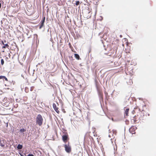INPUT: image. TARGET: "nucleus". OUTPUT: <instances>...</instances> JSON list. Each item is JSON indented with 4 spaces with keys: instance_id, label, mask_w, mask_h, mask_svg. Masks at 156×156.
I'll list each match as a JSON object with an SVG mask.
<instances>
[{
    "instance_id": "nucleus-19",
    "label": "nucleus",
    "mask_w": 156,
    "mask_h": 156,
    "mask_svg": "<svg viewBox=\"0 0 156 156\" xmlns=\"http://www.w3.org/2000/svg\"><path fill=\"white\" fill-rule=\"evenodd\" d=\"M24 155H25V156H34V155L32 154H29L27 155H26L25 154H24Z\"/></svg>"
},
{
    "instance_id": "nucleus-23",
    "label": "nucleus",
    "mask_w": 156,
    "mask_h": 156,
    "mask_svg": "<svg viewBox=\"0 0 156 156\" xmlns=\"http://www.w3.org/2000/svg\"><path fill=\"white\" fill-rule=\"evenodd\" d=\"M3 77H4V76H0V80L2 79H3Z\"/></svg>"
},
{
    "instance_id": "nucleus-42",
    "label": "nucleus",
    "mask_w": 156,
    "mask_h": 156,
    "mask_svg": "<svg viewBox=\"0 0 156 156\" xmlns=\"http://www.w3.org/2000/svg\"><path fill=\"white\" fill-rule=\"evenodd\" d=\"M9 82L10 83H11L12 82H11V81H9Z\"/></svg>"
},
{
    "instance_id": "nucleus-3",
    "label": "nucleus",
    "mask_w": 156,
    "mask_h": 156,
    "mask_svg": "<svg viewBox=\"0 0 156 156\" xmlns=\"http://www.w3.org/2000/svg\"><path fill=\"white\" fill-rule=\"evenodd\" d=\"M62 139L64 143L66 144L69 140V137L67 133H65L62 135Z\"/></svg>"
},
{
    "instance_id": "nucleus-41",
    "label": "nucleus",
    "mask_w": 156,
    "mask_h": 156,
    "mask_svg": "<svg viewBox=\"0 0 156 156\" xmlns=\"http://www.w3.org/2000/svg\"><path fill=\"white\" fill-rule=\"evenodd\" d=\"M1 142H2V140H0V143H1Z\"/></svg>"
},
{
    "instance_id": "nucleus-4",
    "label": "nucleus",
    "mask_w": 156,
    "mask_h": 156,
    "mask_svg": "<svg viewBox=\"0 0 156 156\" xmlns=\"http://www.w3.org/2000/svg\"><path fill=\"white\" fill-rule=\"evenodd\" d=\"M69 142H68V144H65L63 145L65 147L66 151L68 153H69L71 151V147L69 145Z\"/></svg>"
},
{
    "instance_id": "nucleus-15",
    "label": "nucleus",
    "mask_w": 156,
    "mask_h": 156,
    "mask_svg": "<svg viewBox=\"0 0 156 156\" xmlns=\"http://www.w3.org/2000/svg\"><path fill=\"white\" fill-rule=\"evenodd\" d=\"M11 131L12 133H13L14 132V128L13 126L11 127Z\"/></svg>"
},
{
    "instance_id": "nucleus-7",
    "label": "nucleus",
    "mask_w": 156,
    "mask_h": 156,
    "mask_svg": "<svg viewBox=\"0 0 156 156\" xmlns=\"http://www.w3.org/2000/svg\"><path fill=\"white\" fill-rule=\"evenodd\" d=\"M1 42L2 44L3 45V46H2V48H6L9 47V45L7 43L4 44L3 41L2 40Z\"/></svg>"
},
{
    "instance_id": "nucleus-31",
    "label": "nucleus",
    "mask_w": 156,
    "mask_h": 156,
    "mask_svg": "<svg viewBox=\"0 0 156 156\" xmlns=\"http://www.w3.org/2000/svg\"><path fill=\"white\" fill-rule=\"evenodd\" d=\"M1 3H0V9L1 8Z\"/></svg>"
},
{
    "instance_id": "nucleus-6",
    "label": "nucleus",
    "mask_w": 156,
    "mask_h": 156,
    "mask_svg": "<svg viewBox=\"0 0 156 156\" xmlns=\"http://www.w3.org/2000/svg\"><path fill=\"white\" fill-rule=\"evenodd\" d=\"M53 108L55 110V112L58 113H59V111L58 110V108L57 107L56 104L55 103H53Z\"/></svg>"
},
{
    "instance_id": "nucleus-43",
    "label": "nucleus",
    "mask_w": 156,
    "mask_h": 156,
    "mask_svg": "<svg viewBox=\"0 0 156 156\" xmlns=\"http://www.w3.org/2000/svg\"><path fill=\"white\" fill-rule=\"evenodd\" d=\"M108 136L110 137H111V136L110 135H109Z\"/></svg>"
},
{
    "instance_id": "nucleus-36",
    "label": "nucleus",
    "mask_w": 156,
    "mask_h": 156,
    "mask_svg": "<svg viewBox=\"0 0 156 156\" xmlns=\"http://www.w3.org/2000/svg\"><path fill=\"white\" fill-rule=\"evenodd\" d=\"M63 112H64V113H65V112H65V110H64V111H63Z\"/></svg>"
},
{
    "instance_id": "nucleus-49",
    "label": "nucleus",
    "mask_w": 156,
    "mask_h": 156,
    "mask_svg": "<svg viewBox=\"0 0 156 156\" xmlns=\"http://www.w3.org/2000/svg\"><path fill=\"white\" fill-rule=\"evenodd\" d=\"M139 100H140V98H139Z\"/></svg>"
},
{
    "instance_id": "nucleus-17",
    "label": "nucleus",
    "mask_w": 156,
    "mask_h": 156,
    "mask_svg": "<svg viewBox=\"0 0 156 156\" xmlns=\"http://www.w3.org/2000/svg\"><path fill=\"white\" fill-rule=\"evenodd\" d=\"M63 131H62L63 134H64L65 133H67V130L66 129L64 128L62 129Z\"/></svg>"
},
{
    "instance_id": "nucleus-26",
    "label": "nucleus",
    "mask_w": 156,
    "mask_h": 156,
    "mask_svg": "<svg viewBox=\"0 0 156 156\" xmlns=\"http://www.w3.org/2000/svg\"><path fill=\"white\" fill-rule=\"evenodd\" d=\"M131 128H130L129 129V131L130 133H132V131L131 130Z\"/></svg>"
},
{
    "instance_id": "nucleus-20",
    "label": "nucleus",
    "mask_w": 156,
    "mask_h": 156,
    "mask_svg": "<svg viewBox=\"0 0 156 156\" xmlns=\"http://www.w3.org/2000/svg\"><path fill=\"white\" fill-rule=\"evenodd\" d=\"M0 146L2 147H4L5 146V145L3 144L2 142H1L0 143Z\"/></svg>"
},
{
    "instance_id": "nucleus-28",
    "label": "nucleus",
    "mask_w": 156,
    "mask_h": 156,
    "mask_svg": "<svg viewBox=\"0 0 156 156\" xmlns=\"http://www.w3.org/2000/svg\"><path fill=\"white\" fill-rule=\"evenodd\" d=\"M50 41H51V42H52V41H53V40L52 38H51Z\"/></svg>"
},
{
    "instance_id": "nucleus-13",
    "label": "nucleus",
    "mask_w": 156,
    "mask_h": 156,
    "mask_svg": "<svg viewBox=\"0 0 156 156\" xmlns=\"http://www.w3.org/2000/svg\"><path fill=\"white\" fill-rule=\"evenodd\" d=\"M98 65V64L97 62H94L92 66H93V69H94Z\"/></svg>"
},
{
    "instance_id": "nucleus-40",
    "label": "nucleus",
    "mask_w": 156,
    "mask_h": 156,
    "mask_svg": "<svg viewBox=\"0 0 156 156\" xmlns=\"http://www.w3.org/2000/svg\"><path fill=\"white\" fill-rule=\"evenodd\" d=\"M120 37H122V36L121 35H120Z\"/></svg>"
},
{
    "instance_id": "nucleus-5",
    "label": "nucleus",
    "mask_w": 156,
    "mask_h": 156,
    "mask_svg": "<svg viewBox=\"0 0 156 156\" xmlns=\"http://www.w3.org/2000/svg\"><path fill=\"white\" fill-rule=\"evenodd\" d=\"M45 17H44L43 18H42L40 23L39 24V25H40L39 26V29H41V28L44 26V23L45 21Z\"/></svg>"
},
{
    "instance_id": "nucleus-12",
    "label": "nucleus",
    "mask_w": 156,
    "mask_h": 156,
    "mask_svg": "<svg viewBox=\"0 0 156 156\" xmlns=\"http://www.w3.org/2000/svg\"><path fill=\"white\" fill-rule=\"evenodd\" d=\"M74 55L75 58L77 60H79L80 59L79 55L78 54H75Z\"/></svg>"
},
{
    "instance_id": "nucleus-22",
    "label": "nucleus",
    "mask_w": 156,
    "mask_h": 156,
    "mask_svg": "<svg viewBox=\"0 0 156 156\" xmlns=\"http://www.w3.org/2000/svg\"><path fill=\"white\" fill-rule=\"evenodd\" d=\"M3 79H4L6 81H8V79L5 76H4V77H3Z\"/></svg>"
},
{
    "instance_id": "nucleus-9",
    "label": "nucleus",
    "mask_w": 156,
    "mask_h": 156,
    "mask_svg": "<svg viewBox=\"0 0 156 156\" xmlns=\"http://www.w3.org/2000/svg\"><path fill=\"white\" fill-rule=\"evenodd\" d=\"M104 93H105V102L106 100H108V93L106 91H104Z\"/></svg>"
},
{
    "instance_id": "nucleus-8",
    "label": "nucleus",
    "mask_w": 156,
    "mask_h": 156,
    "mask_svg": "<svg viewBox=\"0 0 156 156\" xmlns=\"http://www.w3.org/2000/svg\"><path fill=\"white\" fill-rule=\"evenodd\" d=\"M129 108H126V109L125 110V115H126V116H127L129 115L128 114H129Z\"/></svg>"
},
{
    "instance_id": "nucleus-18",
    "label": "nucleus",
    "mask_w": 156,
    "mask_h": 156,
    "mask_svg": "<svg viewBox=\"0 0 156 156\" xmlns=\"http://www.w3.org/2000/svg\"><path fill=\"white\" fill-rule=\"evenodd\" d=\"M4 61L3 59H2L1 60V64L3 65L4 64Z\"/></svg>"
},
{
    "instance_id": "nucleus-10",
    "label": "nucleus",
    "mask_w": 156,
    "mask_h": 156,
    "mask_svg": "<svg viewBox=\"0 0 156 156\" xmlns=\"http://www.w3.org/2000/svg\"><path fill=\"white\" fill-rule=\"evenodd\" d=\"M26 129L24 128H22L20 129L19 130V132L21 133H23V134H24V133L23 132H25L26 131Z\"/></svg>"
},
{
    "instance_id": "nucleus-29",
    "label": "nucleus",
    "mask_w": 156,
    "mask_h": 156,
    "mask_svg": "<svg viewBox=\"0 0 156 156\" xmlns=\"http://www.w3.org/2000/svg\"><path fill=\"white\" fill-rule=\"evenodd\" d=\"M6 126L7 127L8 126V123H7L6 124Z\"/></svg>"
},
{
    "instance_id": "nucleus-16",
    "label": "nucleus",
    "mask_w": 156,
    "mask_h": 156,
    "mask_svg": "<svg viewBox=\"0 0 156 156\" xmlns=\"http://www.w3.org/2000/svg\"><path fill=\"white\" fill-rule=\"evenodd\" d=\"M87 119H89V118L90 116V113L89 112H88L87 113Z\"/></svg>"
},
{
    "instance_id": "nucleus-21",
    "label": "nucleus",
    "mask_w": 156,
    "mask_h": 156,
    "mask_svg": "<svg viewBox=\"0 0 156 156\" xmlns=\"http://www.w3.org/2000/svg\"><path fill=\"white\" fill-rule=\"evenodd\" d=\"M13 105L14 108H17L18 106V105L17 104H16L15 105H14V104Z\"/></svg>"
},
{
    "instance_id": "nucleus-1",
    "label": "nucleus",
    "mask_w": 156,
    "mask_h": 156,
    "mask_svg": "<svg viewBox=\"0 0 156 156\" xmlns=\"http://www.w3.org/2000/svg\"><path fill=\"white\" fill-rule=\"evenodd\" d=\"M43 119L41 115L38 114L36 118V123L39 126H41L43 123Z\"/></svg>"
},
{
    "instance_id": "nucleus-33",
    "label": "nucleus",
    "mask_w": 156,
    "mask_h": 156,
    "mask_svg": "<svg viewBox=\"0 0 156 156\" xmlns=\"http://www.w3.org/2000/svg\"><path fill=\"white\" fill-rule=\"evenodd\" d=\"M5 59H6V60H7V59H8V57H6L5 58Z\"/></svg>"
},
{
    "instance_id": "nucleus-24",
    "label": "nucleus",
    "mask_w": 156,
    "mask_h": 156,
    "mask_svg": "<svg viewBox=\"0 0 156 156\" xmlns=\"http://www.w3.org/2000/svg\"><path fill=\"white\" fill-rule=\"evenodd\" d=\"M15 82L13 80L12 81L11 83H12L13 85H14Z\"/></svg>"
},
{
    "instance_id": "nucleus-37",
    "label": "nucleus",
    "mask_w": 156,
    "mask_h": 156,
    "mask_svg": "<svg viewBox=\"0 0 156 156\" xmlns=\"http://www.w3.org/2000/svg\"><path fill=\"white\" fill-rule=\"evenodd\" d=\"M2 52H4V50H3L2 51Z\"/></svg>"
},
{
    "instance_id": "nucleus-47",
    "label": "nucleus",
    "mask_w": 156,
    "mask_h": 156,
    "mask_svg": "<svg viewBox=\"0 0 156 156\" xmlns=\"http://www.w3.org/2000/svg\"><path fill=\"white\" fill-rule=\"evenodd\" d=\"M25 90H26V88H25ZM26 92H27L26 91H25Z\"/></svg>"
},
{
    "instance_id": "nucleus-38",
    "label": "nucleus",
    "mask_w": 156,
    "mask_h": 156,
    "mask_svg": "<svg viewBox=\"0 0 156 156\" xmlns=\"http://www.w3.org/2000/svg\"><path fill=\"white\" fill-rule=\"evenodd\" d=\"M16 102H18L17 101L18 100V99H16Z\"/></svg>"
},
{
    "instance_id": "nucleus-14",
    "label": "nucleus",
    "mask_w": 156,
    "mask_h": 156,
    "mask_svg": "<svg viewBox=\"0 0 156 156\" xmlns=\"http://www.w3.org/2000/svg\"><path fill=\"white\" fill-rule=\"evenodd\" d=\"M80 4V2L79 1H76V3L74 4L76 5V6Z\"/></svg>"
},
{
    "instance_id": "nucleus-27",
    "label": "nucleus",
    "mask_w": 156,
    "mask_h": 156,
    "mask_svg": "<svg viewBox=\"0 0 156 156\" xmlns=\"http://www.w3.org/2000/svg\"><path fill=\"white\" fill-rule=\"evenodd\" d=\"M136 116L135 115V116H134L133 117V118L134 119H136Z\"/></svg>"
},
{
    "instance_id": "nucleus-48",
    "label": "nucleus",
    "mask_w": 156,
    "mask_h": 156,
    "mask_svg": "<svg viewBox=\"0 0 156 156\" xmlns=\"http://www.w3.org/2000/svg\"><path fill=\"white\" fill-rule=\"evenodd\" d=\"M139 110L140 111V109L139 108Z\"/></svg>"
},
{
    "instance_id": "nucleus-34",
    "label": "nucleus",
    "mask_w": 156,
    "mask_h": 156,
    "mask_svg": "<svg viewBox=\"0 0 156 156\" xmlns=\"http://www.w3.org/2000/svg\"><path fill=\"white\" fill-rule=\"evenodd\" d=\"M134 122H136V119H134Z\"/></svg>"
},
{
    "instance_id": "nucleus-2",
    "label": "nucleus",
    "mask_w": 156,
    "mask_h": 156,
    "mask_svg": "<svg viewBox=\"0 0 156 156\" xmlns=\"http://www.w3.org/2000/svg\"><path fill=\"white\" fill-rule=\"evenodd\" d=\"M96 87L100 101V102H101V101L103 102L104 99L102 92L98 88L97 86L96 85Z\"/></svg>"
},
{
    "instance_id": "nucleus-35",
    "label": "nucleus",
    "mask_w": 156,
    "mask_h": 156,
    "mask_svg": "<svg viewBox=\"0 0 156 156\" xmlns=\"http://www.w3.org/2000/svg\"><path fill=\"white\" fill-rule=\"evenodd\" d=\"M8 56L9 58L10 57V54L9 53V54Z\"/></svg>"
},
{
    "instance_id": "nucleus-39",
    "label": "nucleus",
    "mask_w": 156,
    "mask_h": 156,
    "mask_svg": "<svg viewBox=\"0 0 156 156\" xmlns=\"http://www.w3.org/2000/svg\"><path fill=\"white\" fill-rule=\"evenodd\" d=\"M30 90L31 91H32V89L31 88Z\"/></svg>"
},
{
    "instance_id": "nucleus-11",
    "label": "nucleus",
    "mask_w": 156,
    "mask_h": 156,
    "mask_svg": "<svg viewBox=\"0 0 156 156\" xmlns=\"http://www.w3.org/2000/svg\"><path fill=\"white\" fill-rule=\"evenodd\" d=\"M23 147V146L22 145H21V144H18L17 145V149L18 150H19V149H21Z\"/></svg>"
},
{
    "instance_id": "nucleus-30",
    "label": "nucleus",
    "mask_w": 156,
    "mask_h": 156,
    "mask_svg": "<svg viewBox=\"0 0 156 156\" xmlns=\"http://www.w3.org/2000/svg\"><path fill=\"white\" fill-rule=\"evenodd\" d=\"M91 51V49L90 48L89 50V53Z\"/></svg>"
},
{
    "instance_id": "nucleus-44",
    "label": "nucleus",
    "mask_w": 156,
    "mask_h": 156,
    "mask_svg": "<svg viewBox=\"0 0 156 156\" xmlns=\"http://www.w3.org/2000/svg\"><path fill=\"white\" fill-rule=\"evenodd\" d=\"M147 115H148V116H149L150 115V114H148Z\"/></svg>"
},
{
    "instance_id": "nucleus-46",
    "label": "nucleus",
    "mask_w": 156,
    "mask_h": 156,
    "mask_svg": "<svg viewBox=\"0 0 156 156\" xmlns=\"http://www.w3.org/2000/svg\"><path fill=\"white\" fill-rule=\"evenodd\" d=\"M4 42H6V41H5H5H4Z\"/></svg>"
},
{
    "instance_id": "nucleus-25",
    "label": "nucleus",
    "mask_w": 156,
    "mask_h": 156,
    "mask_svg": "<svg viewBox=\"0 0 156 156\" xmlns=\"http://www.w3.org/2000/svg\"><path fill=\"white\" fill-rule=\"evenodd\" d=\"M19 154L20 155V156H24L23 154H22L21 153H19Z\"/></svg>"
},
{
    "instance_id": "nucleus-32",
    "label": "nucleus",
    "mask_w": 156,
    "mask_h": 156,
    "mask_svg": "<svg viewBox=\"0 0 156 156\" xmlns=\"http://www.w3.org/2000/svg\"><path fill=\"white\" fill-rule=\"evenodd\" d=\"M135 112L134 110H133V111H132V113L133 114V112Z\"/></svg>"
},
{
    "instance_id": "nucleus-45",
    "label": "nucleus",
    "mask_w": 156,
    "mask_h": 156,
    "mask_svg": "<svg viewBox=\"0 0 156 156\" xmlns=\"http://www.w3.org/2000/svg\"><path fill=\"white\" fill-rule=\"evenodd\" d=\"M128 121V120L127 119H126V121Z\"/></svg>"
}]
</instances>
